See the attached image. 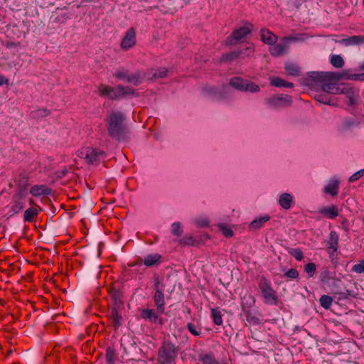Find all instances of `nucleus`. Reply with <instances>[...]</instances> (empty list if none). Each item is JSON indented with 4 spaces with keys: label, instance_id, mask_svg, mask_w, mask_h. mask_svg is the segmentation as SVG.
<instances>
[{
    "label": "nucleus",
    "instance_id": "1",
    "mask_svg": "<svg viewBox=\"0 0 364 364\" xmlns=\"http://www.w3.org/2000/svg\"><path fill=\"white\" fill-rule=\"evenodd\" d=\"M125 115L119 111H111L105 119L109 135L117 140L122 141L126 139L128 129L124 123Z\"/></svg>",
    "mask_w": 364,
    "mask_h": 364
},
{
    "label": "nucleus",
    "instance_id": "2",
    "mask_svg": "<svg viewBox=\"0 0 364 364\" xmlns=\"http://www.w3.org/2000/svg\"><path fill=\"white\" fill-rule=\"evenodd\" d=\"M178 349L169 341H164L159 349L158 363L159 364H172L177 357Z\"/></svg>",
    "mask_w": 364,
    "mask_h": 364
},
{
    "label": "nucleus",
    "instance_id": "3",
    "mask_svg": "<svg viewBox=\"0 0 364 364\" xmlns=\"http://www.w3.org/2000/svg\"><path fill=\"white\" fill-rule=\"evenodd\" d=\"M292 102V97L285 94L273 95L264 99V102L274 109L289 107L291 105Z\"/></svg>",
    "mask_w": 364,
    "mask_h": 364
},
{
    "label": "nucleus",
    "instance_id": "4",
    "mask_svg": "<svg viewBox=\"0 0 364 364\" xmlns=\"http://www.w3.org/2000/svg\"><path fill=\"white\" fill-rule=\"evenodd\" d=\"M259 289L264 299V302L268 304L276 305L278 298L276 291L272 288L270 283L265 277H261L258 284Z\"/></svg>",
    "mask_w": 364,
    "mask_h": 364
},
{
    "label": "nucleus",
    "instance_id": "5",
    "mask_svg": "<svg viewBox=\"0 0 364 364\" xmlns=\"http://www.w3.org/2000/svg\"><path fill=\"white\" fill-rule=\"evenodd\" d=\"M229 85L242 92L255 93L260 91V88L257 84L238 77H232L229 81Z\"/></svg>",
    "mask_w": 364,
    "mask_h": 364
},
{
    "label": "nucleus",
    "instance_id": "6",
    "mask_svg": "<svg viewBox=\"0 0 364 364\" xmlns=\"http://www.w3.org/2000/svg\"><path fill=\"white\" fill-rule=\"evenodd\" d=\"M80 156L88 164L97 166L101 161L105 159L106 154L102 150L88 147L80 152Z\"/></svg>",
    "mask_w": 364,
    "mask_h": 364
},
{
    "label": "nucleus",
    "instance_id": "7",
    "mask_svg": "<svg viewBox=\"0 0 364 364\" xmlns=\"http://www.w3.org/2000/svg\"><path fill=\"white\" fill-rule=\"evenodd\" d=\"M252 30V24L247 23L246 26L235 29L231 35L225 40V45H235L241 41Z\"/></svg>",
    "mask_w": 364,
    "mask_h": 364
},
{
    "label": "nucleus",
    "instance_id": "8",
    "mask_svg": "<svg viewBox=\"0 0 364 364\" xmlns=\"http://www.w3.org/2000/svg\"><path fill=\"white\" fill-rule=\"evenodd\" d=\"M309 79L312 82L340 81L342 80L341 73L335 72H310Z\"/></svg>",
    "mask_w": 364,
    "mask_h": 364
},
{
    "label": "nucleus",
    "instance_id": "9",
    "mask_svg": "<svg viewBox=\"0 0 364 364\" xmlns=\"http://www.w3.org/2000/svg\"><path fill=\"white\" fill-rule=\"evenodd\" d=\"M136 43V32L133 27L129 28L122 38L120 47L123 50L133 48Z\"/></svg>",
    "mask_w": 364,
    "mask_h": 364
},
{
    "label": "nucleus",
    "instance_id": "10",
    "mask_svg": "<svg viewBox=\"0 0 364 364\" xmlns=\"http://www.w3.org/2000/svg\"><path fill=\"white\" fill-rule=\"evenodd\" d=\"M155 294L154 296V304L157 308V311L160 313L164 311V295L162 289L160 288V282L156 278L154 282Z\"/></svg>",
    "mask_w": 364,
    "mask_h": 364
},
{
    "label": "nucleus",
    "instance_id": "11",
    "mask_svg": "<svg viewBox=\"0 0 364 364\" xmlns=\"http://www.w3.org/2000/svg\"><path fill=\"white\" fill-rule=\"evenodd\" d=\"M292 39L291 38L285 37L283 39V42L276 45H272L269 48V52L273 56H279L284 53L289 48V45L287 42V40Z\"/></svg>",
    "mask_w": 364,
    "mask_h": 364
},
{
    "label": "nucleus",
    "instance_id": "12",
    "mask_svg": "<svg viewBox=\"0 0 364 364\" xmlns=\"http://www.w3.org/2000/svg\"><path fill=\"white\" fill-rule=\"evenodd\" d=\"M338 235L335 231H331L329 234V238L328 240V252L333 255L338 249Z\"/></svg>",
    "mask_w": 364,
    "mask_h": 364
},
{
    "label": "nucleus",
    "instance_id": "13",
    "mask_svg": "<svg viewBox=\"0 0 364 364\" xmlns=\"http://www.w3.org/2000/svg\"><path fill=\"white\" fill-rule=\"evenodd\" d=\"M348 99V105L353 106L358 103L359 99V90L348 85L345 94Z\"/></svg>",
    "mask_w": 364,
    "mask_h": 364
},
{
    "label": "nucleus",
    "instance_id": "14",
    "mask_svg": "<svg viewBox=\"0 0 364 364\" xmlns=\"http://www.w3.org/2000/svg\"><path fill=\"white\" fill-rule=\"evenodd\" d=\"M141 316L144 318L154 323H159V325H163L162 318H159L158 315L155 313L153 309H144L141 313Z\"/></svg>",
    "mask_w": 364,
    "mask_h": 364
},
{
    "label": "nucleus",
    "instance_id": "15",
    "mask_svg": "<svg viewBox=\"0 0 364 364\" xmlns=\"http://www.w3.org/2000/svg\"><path fill=\"white\" fill-rule=\"evenodd\" d=\"M202 90L205 94L218 100H223L225 97V95L222 92H219L217 87L214 86L205 85L203 86Z\"/></svg>",
    "mask_w": 364,
    "mask_h": 364
},
{
    "label": "nucleus",
    "instance_id": "16",
    "mask_svg": "<svg viewBox=\"0 0 364 364\" xmlns=\"http://www.w3.org/2000/svg\"><path fill=\"white\" fill-rule=\"evenodd\" d=\"M261 39L263 43L268 45H274L277 42L278 38L273 33L266 29H261L260 31Z\"/></svg>",
    "mask_w": 364,
    "mask_h": 364
},
{
    "label": "nucleus",
    "instance_id": "17",
    "mask_svg": "<svg viewBox=\"0 0 364 364\" xmlns=\"http://www.w3.org/2000/svg\"><path fill=\"white\" fill-rule=\"evenodd\" d=\"M255 302V298L251 294H246L242 297L241 306L244 314L250 311V309L254 306Z\"/></svg>",
    "mask_w": 364,
    "mask_h": 364
},
{
    "label": "nucleus",
    "instance_id": "18",
    "mask_svg": "<svg viewBox=\"0 0 364 364\" xmlns=\"http://www.w3.org/2000/svg\"><path fill=\"white\" fill-rule=\"evenodd\" d=\"M292 203L293 198L289 193H284L280 195L279 203L284 209H289L291 206Z\"/></svg>",
    "mask_w": 364,
    "mask_h": 364
},
{
    "label": "nucleus",
    "instance_id": "19",
    "mask_svg": "<svg viewBox=\"0 0 364 364\" xmlns=\"http://www.w3.org/2000/svg\"><path fill=\"white\" fill-rule=\"evenodd\" d=\"M109 294L114 301L113 307H120L122 305L121 292L118 289L114 287L110 288L109 289Z\"/></svg>",
    "mask_w": 364,
    "mask_h": 364
},
{
    "label": "nucleus",
    "instance_id": "20",
    "mask_svg": "<svg viewBox=\"0 0 364 364\" xmlns=\"http://www.w3.org/2000/svg\"><path fill=\"white\" fill-rule=\"evenodd\" d=\"M318 212L331 219L336 218L338 215V208L336 205H332L331 207H322Z\"/></svg>",
    "mask_w": 364,
    "mask_h": 364
},
{
    "label": "nucleus",
    "instance_id": "21",
    "mask_svg": "<svg viewBox=\"0 0 364 364\" xmlns=\"http://www.w3.org/2000/svg\"><path fill=\"white\" fill-rule=\"evenodd\" d=\"M270 220V217L267 215L255 218L249 225L250 230H257L262 227V225Z\"/></svg>",
    "mask_w": 364,
    "mask_h": 364
},
{
    "label": "nucleus",
    "instance_id": "22",
    "mask_svg": "<svg viewBox=\"0 0 364 364\" xmlns=\"http://www.w3.org/2000/svg\"><path fill=\"white\" fill-rule=\"evenodd\" d=\"M270 85L277 87H293L294 85L292 82H287L284 80L274 77L269 79Z\"/></svg>",
    "mask_w": 364,
    "mask_h": 364
},
{
    "label": "nucleus",
    "instance_id": "23",
    "mask_svg": "<svg viewBox=\"0 0 364 364\" xmlns=\"http://www.w3.org/2000/svg\"><path fill=\"white\" fill-rule=\"evenodd\" d=\"M31 193L33 196H38L41 195H48L51 193V190L46 186H34L31 188Z\"/></svg>",
    "mask_w": 364,
    "mask_h": 364
},
{
    "label": "nucleus",
    "instance_id": "24",
    "mask_svg": "<svg viewBox=\"0 0 364 364\" xmlns=\"http://www.w3.org/2000/svg\"><path fill=\"white\" fill-rule=\"evenodd\" d=\"M14 203L11 207V210L14 213H19L24 207V203L22 200L21 193H18L14 196Z\"/></svg>",
    "mask_w": 364,
    "mask_h": 364
},
{
    "label": "nucleus",
    "instance_id": "25",
    "mask_svg": "<svg viewBox=\"0 0 364 364\" xmlns=\"http://www.w3.org/2000/svg\"><path fill=\"white\" fill-rule=\"evenodd\" d=\"M119 307H112L110 311L109 317L112 319L114 328H117L121 326L122 316L119 314L118 309Z\"/></svg>",
    "mask_w": 364,
    "mask_h": 364
},
{
    "label": "nucleus",
    "instance_id": "26",
    "mask_svg": "<svg viewBox=\"0 0 364 364\" xmlns=\"http://www.w3.org/2000/svg\"><path fill=\"white\" fill-rule=\"evenodd\" d=\"M339 188V182L338 181H333L329 183L328 186H326L323 191L326 193H328L331 195L332 196H336L338 194Z\"/></svg>",
    "mask_w": 364,
    "mask_h": 364
},
{
    "label": "nucleus",
    "instance_id": "27",
    "mask_svg": "<svg viewBox=\"0 0 364 364\" xmlns=\"http://www.w3.org/2000/svg\"><path fill=\"white\" fill-rule=\"evenodd\" d=\"M161 257L159 254L149 255L145 257L143 262L146 267H153L159 262Z\"/></svg>",
    "mask_w": 364,
    "mask_h": 364
},
{
    "label": "nucleus",
    "instance_id": "28",
    "mask_svg": "<svg viewBox=\"0 0 364 364\" xmlns=\"http://www.w3.org/2000/svg\"><path fill=\"white\" fill-rule=\"evenodd\" d=\"M314 99L322 104L325 105H335V104L331 103V97H329L328 94L323 92L317 93L314 96Z\"/></svg>",
    "mask_w": 364,
    "mask_h": 364
},
{
    "label": "nucleus",
    "instance_id": "29",
    "mask_svg": "<svg viewBox=\"0 0 364 364\" xmlns=\"http://www.w3.org/2000/svg\"><path fill=\"white\" fill-rule=\"evenodd\" d=\"M143 81V77L141 75V73L139 71L133 73L129 74L127 82L132 83L134 85H140Z\"/></svg>",
    "mask_w": 364,
    "mask_h": 364
},
{
    "label": "nucleus",
    "instance_id": "30",
    "mask_svg": "<svg viewBox=\"0 0 364 364\" xmlns=\"http://www.w3.org/2000/svg\"><path fill=\"white\" fill-rule=\"evenodd\" d=\"M243 53L242 50H237L232 53H226L223 55L220 58V62L232 61L238 58L240 55Z\"/></svg>",
    "mask_w": 364,
    "mask_h": 364
},
{
    "label": "nucleus",
    "instance_id": "31",
    "mask_svg": "<svg viewBox=\"0 0 364 364\" xmlns=\"http://www.w3.org/2000/svg\"><path fill=\"white\" fill-rule=\"evenodd\" d=\"M38 215V210L35 208H29L24 213V220L32 222L35 217Z\"/></svg>",
    "mask_w": 364,
    "mask_h": 364
},
{
    "label": "nucleus",
    "instance_id": "32",
    "mask_svg": "<svg viewBox=\"0 0 364 364\" xmlns=\"http://www.w3.org/2000/svg\"><path fill=\"white\" fill-rule=\"evenodd\" d=\"M331 65L337 68H341L344 65V60L340 55H333L331 57Z\"/></svg>",
    "mask_w": 364,
    "mask_h": 364
},
{
    "label": "nucleus",
    "instance_id": "33",
    "mask_svg": "<svg viewBox=\"0 0 364 364\" xmlns=\"http://www.w3.org/2000/svg\"><path fill=\"white\" fill-rule=\"evenodd\" d=\"M105 356H106V360L108 364H114V361L117 358H116L115 350L112 348H111V347L107 348Z\"/></svg>",
    "mask_w": 364,
    "mask_h": 364
},
{
    "label": "nucleus",
    "instance_id": "34",
    "mask_svg": "<svg viewBox=\"0 0 364 364\" xmlns=\"http://www.w3.org/2000/svg\"><path fill=\"white\" fill-rule=\"evenodd\" d=\"M321 85V90L323 92L327 94H332L333 90V87L336 83L332 82V81H326V82H320Z\"/></svg>",
    "mask_w": 364,
    "mask_h": 364
},
{
    "label": "nucleus",
    "instance_id": "35",
    "mask_svg": "<svg viewBox=\"0 0 364 364\" xmlns=\"http://www.w3.org/2000/svg\"><path fill=\"white\" fill-rule=\"evenodd\" d=\"M319 301L322 307H323L326 309H328L331 306L333 299L330 296L323 295L321 296Z\"/></svg>",
    "mask_w": 364,
    "mask_h": 364
},
{
    "label": "nucleus",
    "instance_id": "36",
    "mask_svg": "<svg viewBox=\"0 0 364 364\" xmlns=\"http://www.w3.org/2000/svg\"><path fill=\"white\" fill-rule=\"evenodd\" d=\"M121 85H118L116 87H111L110 93L109 95V98L111 100H118L119 98H122L121 95Z\"/></svg>",
    "mask_w": 364,
    "mask_h": 364
},
{
    "label": "nucleus",
    "instance_id": "37",
    "mask_svg": "<svg viewBox=\"0 0 364 364\" xmlns=\"http://www.w3.org/2000/svg\"><path fill=\"white\" fill-rule=\"evenodd\" d=\"M285 69L287 72L291 75L295 76L299 75V68L294 63L287 64Z\"/></svg>",
    "mask_w": 364,
    "mask_h": 364
},
{
    "label": "nucleus",
    "instance_id": "38",
    "mask_svg": "<svg viewBox=\"0 0 364 364\" xmlns=\"http://www.w3.org/2000/svg\"><path fill=\"white\" fill-rule=\"evenodd\" d=\"M203 364H220L212 354H205L200 356V359Z\"/></svg>",
    "mask_w": 364,
    "mask_h": 364
},
{
    "label": "nucleus",
    "instance_id": "39",
    "mask_svg": "<svg viewBox=\"0 0 364 364\" xmlns=\"http://www.w3.org/2000/svg\"><path fill=\"white\" fill-rule=\"evenodd\" d=\"M331 275L329 269L328 268H323L321 274H320V280L321 282L324 284H327L331 279Z\"/></svg>",
    "mask_w": 364,
    "mask_h": 364
},
{
    "label": "nucleus",
    "instance_id": "40",
    "mask_svg": "<svg viewBox=\"0 0 364 364\" xmlns=\"http://www.w3.org/2000/svg\"><path fill=\"white\" fill-rule=\"evenodd\" d=\"M211 316L213 319V322L216 325H221L223 323L222 316L220 311L215 309H212Z\"/></svg>",
    "mask_w": 364,
    "mask_h": 364
},
{
    "label": "nucleus",
    "instance_id": "41",
    "mask_svg": "<svg viewBox=\"0 0 364 364\" xmlns=\"http://www.w3.org/2000/svg\"><path fill=\"white\" fill-rule=\"evenodd\" d=\"M246 320L250 324L258 325L261 323L260 319L256 316L252 314L250 311L245 314Z\"/></svg>",
    "mask_w": 364,
    "mask_h": 364
},
{
    "label": "nucleus",
    "instance_id": "42",
    "mask_svg": "<svg viewBox=\"0 0 364 364\" xmlns=\"http://www.w3.org/2000/svg\"><path fill=\"white\" fill-rule=\"evenodd\" d=\"M287 249L288 252L291 256L294 257L298 261H301L303 259V257H304L303 252L299 248L292 249V248L288 247Z\"/></svg>",
    "mask_w": 364,
    "mask_h": 364
},
{
    "label": "nucleus",
    "instance_id": "43",
    "mask_svg": "<svg viewBox=\"0 0 364 364\" xmlns=\"http://www.w3.org/2000/svg\"><path fill=\"white\" fill-rule=\"evenodd\" d=\"M129 73L127 70L124 68L118 70L114 74V76L118 79L125 80L127 82Z\"/></svg>",
    "mask_w": 364,
    "mask_h": 364
},
{
    "label": "nucleus",
    "instance_id": "44",
    "mask_svg": "<svg viewBox=\"0 0 364 364\" xmlns=\"http://www.w3.org/2000/svg\"><path fill=\"white\" fill-rule=\"evenodd\" d=\"M364 43V36H353L349 37V45H359Z\"/></svg>",
    "mask_w": 364,
    "mask_h": 364
},
{
    "label": "nucleus",
    "instance_id": "45",
    "mask_svg": "<svg viewBox=\"0 0 364 364\" xmlns=\"http://www.w3.org/2000/svg\"><path fill=\"white\" fill-rule=\"evenodd\" d=\"M111 87H112L108 86V85H100L98 87L99 95L101 97H109V95L110 90H111Z\"/></svg>",
    "mask_w": 364,
    "mask_h": 364
},
{
    "label": "nucleus",
    "instance_id": "46",
    "mask_svg": "<svg viewBox=\"0 0 364 364\" xmlns=\"http://www.w3.org/2000/svg\"><path fill=\"white\" fill-rule=\"evenodd\" d=\"M49 114V112L46 109H38L32 112V116L35 119L44 117Z\"/></svg>",
    "mask_w": 364,
    "mask_h": 364
},
{
    "label": "nucleus",
    "instance_id": "47",
    "mask_svg": "<svg viewBox=\"0 0 364 364\" xmlns=\"http://www.w3.org/2000/svg\"><path fill=\"white\" fill-rule=\"evenodd\" d=\"M304 271L306 272L309 277H313L316 271V264L313 262L307 264L304 267Z\"/></svg>",
    "mask_w": 364,
    "mask_h": 364
},
{
    "label": "nucleus",
    "instance_id": "48",
    "mask_svg": "<svg viewBox=\"0 0 364 364\" xmlns=\"http://www.w3.org/2000/svg\"><path fill=\"white\" fill-rule=\"evenodd\" d=\"M119 90L121 91V95L122 98L126 97L127 95H135L134 90L129 86L124 87L121 85V89Z\"/></svg>",
    "mask_w": 364,
    "mask_h": 364
},
{
    "label": "nucleus",
    "instance_id": "49",
    "mask_svg": "<svg viewBox=\"0 0 364 364\" xmlns=\"http://www.w3.org/2000/svg\"><path fill=\"white\" fill-rule=\"evenodd\" d=\"M348 85H337L336 84L333 87L332 95L345 94L346 92V88Z\"/></svg>",
    "mask_w": 364,
    "mask_h": 364
},
{
    "label": "nucleus",
    "instance_id": "50",
    "mask_svg": "<svg viewBox=\"0 0 364 364\" xmlns=\"http://www.w3.org/2000/svg\"><path fill=\"white\" fill-rule=\"evenodd\" d=\"M220 230L222 231L224 236L226 237H230L233 235V231L226 227L224 224H220L218 225Z\"/></svg>",
    "mask_w": 364,
    "mask_h": 364
},
{
    "label": "nucleus",
    "instance_id": "51",
    "mask_svg": "<svg viewBox=\"0 0 364 364\" xmlns=\"http://www.w3.org/2000/svg\"><path fill=\"white\" fill-rule=\"evenodd\" d=\"M28 186V178L26 176H21L19 180V189L20 191H24L26 190Z\"/></svg>",
    "mask_w": 364,
    "mask_h": 364
},
{
    "label": "nucleus",
    "instance_id": "52",
    "mask_svg": "<svg viewBox=\"0 0 364 364\" xmlns=\"http://www.w3.org/2000/svg\"><path fill=\"white\" fill-rule=\"evenodd\" d=\"M171 232L173 235L176 236H181L182 235V230L181 229V225L179 223H174L171 226Z\"/></svg>",
    "mask_w": 364,
    "mask_h": 364
},
{
    "label": "nucleus",
    "instance_id": "53",
    "mask_svg": "<svg viewBox=\"0 0 364 364\" xmlns=\"http://www.w3.org/2000/svg\"><path fill=\"white\" fill-rule=\"evenodd\" d=\"M352 271L355 272L356 273H363L364 272V259L362 261H360L358 264H356L353 265L352 267Z\"/></svg>",
    "mask_w": 364,
    "mask_h": 364
},
{
    "label": "nucleus",
    "instance_id": "54",
    "mask_svg": "<svg viewBox=\"0 0 364 364\" xmlns=\"http://www.w3.org/2000/svg\"><path fill=\"white\" fill-rule=\"evenodd\" d=\"M364 176V169H361L353 173L348 179L349 182H355Z\"/></svg>",
    "mask_w": 364,
    "mask_h": 364
},
{
    "label": "nucleus",
    "instance_id": "55",
    "mask_svg": "<svg viewBox=\"0 0 364 364\" xmlns=\"http://www.w3.org/2000/svg\"><path fill=\"white\" fill-rule=\"evenodd\" d=\"M180 243L183 245H193L195 244V240L193 237V236H185L183 237L181 240Z\"/></svg>",
    "mask_w": 364,
    "mask_h": 364
},
{
    "label": "nucleus",
    "instance_id": "56",
    "mask_svg": "<svg viewBox=\"0 0 364 364\" xmlns=\"http://www.w3.org/2000/svg\"><path fill=\"white\" fill-rule=\"evenodd\" d=\"M286 277L290 279H296L299 277V272L296 269H290L284 274Z\"/></svg>",
    "mask_w": 364,
    "mask_h": 364
},
{
    "label": "nucleus",
    "instance_id": "57",
    "mask_svg": "<svg viewBox=\"0 0 364 364\" xmlns=\"http://www.w3.org/2000/svg\"><path fill=\"white\" fill-rule=\"evenodd\" d=\"M349 72H350L349 70H343V72H341L342 80L345 79V80H355V74H350Z\"/></svg>",
    "mask_w": 364,
    "mask_h": 364
},
{
    "label": "nucleus",
    "instance_id": "58",
    "mask_svg": "<svg viewBox=\"0 0 364 364\" xmlns=\"http://www.w3.org/2000/svg\"><path fill=\"white\" fill-rule=\"evenodd\" d=\"M167 73H168V71L166 69L162 68L161 70L156 71V73L154 74L153 76L155 78H162V77H164L165 76H166Z\"/></svg>",
    "mask_w": 364,
    "mask_h": 364
},
{
    "label": "nucleus",
    "instance_id": "59",
    "mask_svg": "<svg viewBox=\"0 0 364 364\" xmlns=\"http://www.w3.org/2000/svg\"><path fill=\"white\" fill-rule=\"evenodd\" d=\"M187 328L188 329V331L194 336H199L200 335V331H198L196 328V326L191 323H188V325H187Z\"/></svg>",
    "mask_w": 364,
    "mask_h": 364
},
{
    "label": "nucleus",
    "instance_id": "60",
    "mask_svg": "<svg viewBox=\"0 0 364 364\" xmlns=\"http://www.w3.org/2000/svg\"><path fill=\"white\" fill-rule=\"evenodd\" d=\"M196 225L200 228H204L208 226V221L205 219L200 220L196 221Z\"/></svg>",
    "mask_w": 364,
    "mask_h": 364
},
{
    "label": "nucleus",
    "instance_id": "61",
    "mask_svg": "<svg viewBox=\"0 0 364 364\" xmlns=\"http://www.w3.org/2000/svg\"><path fill=\"white\" fill-rule=\"evenodd\" d=\"M341 295L340 298H347L348 296H351V291L349 290H347L346 292H341L338 293Z\"/></svg>",
    "mask_w": 364,
    "mask_h": 364
},
{
    "label": "nucleus",
    "instance_id": "62",
    "mask_svg": "<svg viewBox=\"0 0 364 364\" xmlns=\"http://www.w3.org/2000/svg\"><path fill=\"white\" fill-rule=\"evenodd\" d=\"M8 83L9 80L2 75H0V85H6Z\"/></svg>",
    "mask_w": 364,
    "mask_h": 364
},
{
    "label": "nucleus",
    "instance_id": "63",
    "mask_svg": "<svg viewBox=\"0 0 364 364\" xmlns=\"http://www.w3.org/2000/svg\"><path fill=\"white\" fill-rule=\"evenodd\" d=\"M355 80L364 81V73L355 74Z\"/></svg>",
    "mask_w": 364,
    "mask_h": 364
},
{
    "label": "nucleus",
    "instance_id": "64",
    "mask_svg": "<svg viewBox=\"0 0 364 364\" xmlns=\"http://www.w3.org/2000/svg\"><path fill=\"white\" fill-rule=\"evenodd\" d=\"M18 45H19V43H16L15 42H7L6 43V47L7 48L16 47Z\"/></svg>",
    "mask_w": 364,
    "mask_h": 364
}]
</instances>
